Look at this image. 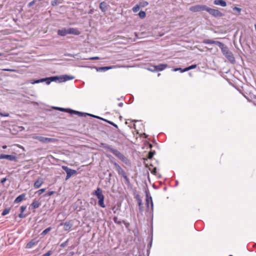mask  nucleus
Wrapping results in <instances>:
<instances>
[{
    "label": "nucleus",
    "mask_w": 256,
    "mask_h": 256,
    "mask_svg": "<svg viewBox=\"0 0 256 256\" xmlns=\"http://www.w3.org/2000/svg\"><path fill=\"white\" fill-rule=\"evenodd\" d=\"M101 146L105 150H107L111 152L126 164L130 165V160L116 149L112 148L110 146L104 143L101 144Z\"/></svg>",
    "instance_id": "obj_1"
},
{
    "label": "nucleus",
    "mask_w": 256,
    "mask_h": 256,
    "mask_svg": "<svg viewBox=\"0 0 256 256\" xmlns=\"http://www.w3.org/2000/svg\"><path fill=\"white\" fill-rule=\"evenodd\" d=\"M223 54L232 63L234 64L236 62L235 58L230 51L229 50L227 46L222 44V46L220 47Z\"/></svg>",
    "instance_id": "obj_2"
},
{
    "label": "nucleus",
    "mask_w": 256,
    "mask_h": 256,
    "mask_svg": "<svg viewBox=\"0 0 256 256\" xmlns=\"http://www.w3.org/2000/svg\"><path fill=\"white\" fill-rule=\"evenodd\" d=\"M94 194L96 196L98 199V205L102 208H104L106 206L104 204V196L102 194V190L100 188H97V189L94 192Z\"/></svg>",
    "instance_id": "obj_3"
},
{
    "label": "nucleus",
    "mask_w": 256,
    "mask_h": 256,
    "mask_svg": "<svg viewBox=\"0 0 256 256\" xmlns=\"http://www.w3.org/2000/svg\"><path fill=\"white\" fill-rule=\"evenodd\" d=\"M111 162L114 164V166L116 168V170L118 172V173L119 175H121L125 180L127 184H130V180L128 178V177L126 172H124V170L120 167V166L116 163V162L112 160Z\"/></svg>",
    "instance_id": "obj_4"
},
{
    "label": "nucleus",
    "mask_w": 256,
    "mask_h": 256,
    "mask_svg": "<svg viewBox=\"0 0 256 256\" xmlns=\"http://www.w3.org/2000/svg\"><path fill=\"white\" fill-rule=\"evenodd\" d=\"M32 138L34 140H38L43 144L53 143L58 141L56 138H46L42 136H33Z\"/></svg>",
    "instance_id": "obj_5"
},
{
    "label": "nucleus",
    "mask_w": 256,
    "mask_h": 256,
    "mask_svg": "<svg viewBox=\"0 0 256 256\" xmlns=\"http://www.w3.org/2000/svg\"><path fill=\"white\" fill-rule=\"evenodd\" d=\"M58 78L57 76H52L50 78H44L36 80H30V83L32 84H38L40 82H46L47 84H49L52 82L56 81Z\"/></svg>",
    "instance_id": "obj_6"
},
{
    "label": "nucleus",
    "mask_w": 256,
    "mask_h": 256,
    "mask_svg": "<svg viewBox=\"0 0 256 256\" xmlns=\"http://www.w3.org/2000/svg\"><path fill=\"white\" fill-rule=\"evenodd\" d=\"M208 6L204 4H197L190 8V10L194 12L201 11H206Z\"/></svg>",
    "instance_id": "obj_7"
},
{
    "label": "nucleus",
    "mask_w": 256,
    "mask_h": 256,
    "mask_svg": "<svg viewBox=\"0 0 256 256\" xmlns=\"http://www.w3.org/2000/svg\"><path fill=\"white\" fill-rule=\"evenodd\" d=\"M206 12L214 17H222L224 14L218 10L212 8L208 6Z\"/></svg>",
    "instance_id": "obj_8"
},
{
    "label": "nucleus",
    "mask_w": 256,
    "mask_h": 256,
    "mask_svg": "<svg viewBox=\"0 0 256 256\" xmlns=\"http://www.w3.org/2000/svg\"><path fill=\"white\" fill-rule=\"evenodd\" d=\"M62 168L66 172V180H68L72 175L76 174V171L72 170L66 166H62Z\"/></svg>",
    "instance_id": "obj_9"
},
{
    "label": "nucleus",
    "mask_w": 256,
    "mask_h": 256,
    "mask_svg": "<svg viewBox=\"0 0 256 256\" xmlns=\"http://www.w3.org/2000/svg\"><path fill=\"white\" fill-rule=\"evenodd\" d=\"M1 159H6L10 161H16L17 158L14 155L1 154H0V160Z\"/></svg>",
    "instance_id": "obj_10"
},
{
    "label": "nucleus",
    "mask_w": 256,
    "mask_h": 256,
    "mask_svg": "<svg viewBox=\"0 0 256 256\" xmlns=\"http://www.w3.org/2000/svg\"><path fill=\"white\" fill-rule=\"evenodd\" d=\"M203 42L204 44H216L218 45L220 48V47L222 46V42H218V41H215V40H210V39L204 40Z\"/></svg>",
    "instance_id": "obj_11"
},
{
    "label": "nucleus",
    "mask_w": 256,
    "mask_h": 256,
    "mask_svg": "<svg viewBox=\"0 0 256 256\" xmlns=\"http://www.w3.org/2000/svg\"><path fill=\"white\" fill-rule=\"evenodd\" d=\"M168 67V64H160L157 66H154V70H152V71H162L164 70L166 68Z\"/></svg>",
    "instance_id": "obj_12"
},
{
    "label": "nucleus",
    "mask_w": 256,
    "mask_h": 256,
    "mask_svg": "<svg viewBox=\"0 0 256 256\" xmlns=\"http://www.w3.org/2000/svg\"><path fill=\"white\" fill-rule=\"evenodd\" d=\"M68 34H72L74 35H79L80 34V31L76 28H68Z\"/></svg>",
    "instance_id": "obj_13"
},
{
    "label": "nucleus",
    "mask_w": 256,
    "mask_h": 256,
    "mask_svg": "<svg viewBox=\"0 0 256 256\" xmlns=\"http://www.w3.org/2000/svg\"><path fill=\"white\" fill-rule=\"evenodd\" d=\"M63 224L62 223H60V225ZM72 226V223L71 221H68L64 224V229L65 231L69 230Z\"/></svg>",
    "instance_id": "obj_14"
},
{
    "label": "nucleus",
    "mask_w": 256,
    "mask_h": 256,
    "mask_svg": "<svg viewBox=\"0 0 256 256\" xmlns=\"http://www.w3.org/2000/svg\"><path fill=\"white\" fill-rule=\"evenodd\" d=\"M26 194H22L18 196L14 200V204L22 202V200H26Z\"/></svg>",
    "instance_id": "obj_15"
},
{
    "label": "nucleus",
    "mask_w": 256,
    "mask_h": 256,
    "mask_svg": "<svg viewBox=\"0 0 256 256\" xmlns=\"http://www.w3.org/2000/svg\"><path fill=\"white\" fill-rule=\"evenodd\" d=\"M42 184L43 180L42 178H40L34 182V186L35 188H38L42 186Z\"/></svg>",
    "instance_id": "obj_16"
},
{
    "label": "nucleus",
    "mask_w": 256,
    "mask_h": 256,
    "mask_svg": "<svg viewBox=\"0 0 256 256\" xmlns=\"http://www.w3.org/2000/svg\"><path fill=\"white\" fill-rule=\"evenodd\" d=\"M68 30L66 28H64L62 30H58V34L60 36H64L68 34Z\"/></svg>",
    "instance_id": "obj_17"
},
{
    "label": "nucleus",
    "mask_w": 256,
    "mask_h": 256,
    "mask_svg": "<svg viewBox=\"0 0 256 256\" xmlns=\"http://www.w3.org/2000/svg\"><path fill=\"white\" fill-rule=\"evenodd\" d=\"M214 4L224 7L226 6V3L224 0H214Z\"/></svg>",
    "instance_id": "obj_18"
},
{
    "label": "nucleus",
    "mask_w": 256,
    "mask_h": 256,
    "mask_svg": "<svg viewBox=\"0 0 256 256\" xmlns=\"http://www.w3.org/2000/svg\"><path fill=\"white\" fill-rule=\"evenodd\" d=\"M37 243L38 242L36 241L35 240H32L26 244V248H30L36 245Z\"/></svg>",
    "instance_id": "obj_19"
},
{
    "label": "nucleus",
    "mask_w": 256,
    "mask_h": 256,
    "mask_svg": "<svg viewBox=\"0 0 256 256\" xmlns=\"http://www.w3.org/2000/svg\"><path fill=\"white\" fill-rule=\"evenodd\" d=\"M100 8L102 12H106L107 10V4L106 2H102L100 4Z\"/></svg>",
    "instance_id": "obj_20"
},
{
    "label": "nucleus",
    "mask_w": 256,
    "mask_h": 256,
    "mask_svg": "<svg viewBox=\"0 0 256 256\" xmlns=\"http://www.w3.org/2000/svg\"><path fill=\"white\" fill-rule=\"evenodd\" d=\"M40 205V203L38 200H37L36 199H34L33 200V202H32V204H31V206L33 208H38Z\"/></svg>",
    "instance_id": "obj_21"
},
{
    "label": "nucleus",
    "mask_w": 256,
    "mask_h": 256,
    "mask_svg": "<svg viewBox=\"0 0 256 256\" xmlns=\"http://www.w3.org/2000/svg\"><path fill=\"white\" fill-rule=\"evenodd\" d=\"M146 202L147 206L148 207L149 206V202H150V204H151V206H152V208H153V202H152V198L151 196L149 197L148 194H146Z\"/></svg>",
    "instance_id": "obj_22"
},
{
    "label": "nucleus",
    "mask_w": 256,
    "mask_h": 256,
    "mask_svg": "<svg viewBox=\"0 0 256 256\" xmlns=\"http://www.w3.org/2000/svg\"><path fill=\"white\" fill-rule=\"evenodd\" d=\"M74 78L68 75H64L60 77L62 82H66L70 80H72Z\"/></svg>",
    "instance_id": "obj_23"
},
{
    "label": "nucleus",
    "mask_w": 256,
    "mask_h": 256,
    "mask_svg": "<svg viewBox=\"0 0 256 256\" xmlns=\"http://www.w3.org/2000/svg\"><path fill=\"white\" fill-rule=\"evenodd\" d=\"M112 68V66H104V67H100V68H96L97 71H102V70H106Z\"/></svg>",
    "instance_id": "obj_24"
},
{
    "label": "nucleus",
    "mask_w": 256,
    "mask_h": 256,
    "mask_svg": "<svg viewBox=\"0 0 256 256\" xmlns=\"http://www.w3.org/2000/svg\"><path fill=\"white\" fill-rule=\"evenodd\" d=\"M69 110V112L71 114H76L77 115H78V116H82L84 114L80 112H78V111H76V110Z\"/></svg>",
    "instance_id": "obj_25"
},
{
    "label": "nucleus",
    "mask_w": 256,
    "mask_h": 256,
    "mask_svg": "<svg viewBox=\"0 0 256 256\" xmlns=\"http://www.w3.org/2000/svg\"><path fill=\"white\" fill-rule=\"evenodd\" d=\"M196 67V64H192V65L184 69V70H182V72H185L188 71L190 70L195 68Z\"/></svg>",
    "instance_id": "obj_26"
},
{
    "label": "nucleus",
    "mask_w": 256,
    "mask_h": 256,
    "mask_svg": "<svg viewBox=\"0 0 256 256\" xmlns=\"http://www.w3.org/2000/svg\"><path fill=\"white\" fill-rule=\"evenodd\" d=\"M140 4H136V6H134L132 8L133 12H138L140 10Z\"/></svg>",
    "instance_id": "obj_27"
},
{
    "label": "nucleus",
    "mask_w": 256,
    "mask_h": 256,
    "mask_svg": "<svg viewBox=\"0 0 256 256\" xmlns=\"http://www.w3.org/2000/svg\"><path fill=\"white\" fill-rule=\"evenodd\" d=\"M146 14L145 12H144V11L142 10V11L138 13V16L141 18H144L146 17Z\"/></svg>",
    "instance_id": "obj_28"
},
{
    "label": "nucleus",
    "mask_w": 256,
    "mask_h": 256,
    "mask_svg": "<svg viewBox=\"0 0 256 256\" xmlns=\"http://www.w3.org/2000/svg\"><path fill=\"white\" fill-rule=\"evenodd\" d=\"M52 228L50 227H48L45 229L41 234L42 235L44 236L47 234L50 230Z\"/></svg>",
    "instance_id": "obj_29"
},
{
    "label": "nucleus",
    "mask_w": 256,
    "mask_h": 256,
    "mask_svg": "<svg viewBox=\"0 0 256 256\" xmlns=\"http://www.w3.org/2000/svg\"><path fill=\"white\" fill-rule=\"evenodd\" d=\"M155 153L156 152L154 150L150 152L148 154V158L149 159H151L153 157Z\"/></svg>",
    "instance_id": "obj_30"
},
{
    "label": "nucleus",
    "mask_w": 256,
    "mask_h": 256,
    "mask_svg": "<svg viewBox=\"0 0 256 256\" xmlns=\"http://www.w3.org/2000/svg\"><path fill=\"white\" fill-rule=\"evenodd\" d=\"M10 208H5L2 212V216H4L6 215L7 214H8L10 212Z\"/></svg>",
    "instance_id": "obj_31"
},
{
    "label": "nucleus",
    "mask_w": 256,
    "mask_h": 256,
    "mask_svg": "<svg viewBox=\"0 0 256 256\" xmlns=\"http://www.w3.org/2000/svg\"><path fill=\"white\" fill-rule=\"evenodd\" d=\"M148 2L146 1H143L140 3V6L142 7H145L148 6Z\"/></svg>",
    "instance_id": "obj_32"
},
{
    "label": "nucleus",
    "mask_w": 256,
    "mask_h": 256,
    "mask_svg": "<svg viewBox=\"0 0 256 256\" xmlns=\"http://www.w3.org/2000/svg\"><path fill=\"white\" fill-rule=\"evenodd\" d=\"M113 220L114 222L116 224H120L121 223H122V222L120 220H118V218L116 217V216H114V218H113Z\"/></svg>",
    "instance_id": "obj_33"
},
{
    "label": "nucleus",
    "mask_w": 256,
    "mask_h": 256,
    "mask_svg": "<svg viewBox=\"0 0 256 256\" xmlns=\"http://www.w3.org/2000/svg\"><path fill=\"white\" fill-rule=\"evenodd\" d=\"M102 120H104V121L106 122H108V124H110L111 125L113 126H114L115 128H118V126H117L116 124H114L113 122H111V121H109V120H104V119H103V118H102Z\"/></svg>",
    "instance_id": "obj_34"
},
{
    "label": "nucleus",
    "mask_w": 256,
    "mask_h": 256,
    "mask_svg": "<svg viewBox=\"0 0 256 256\" xmlns=\"http://www.w3.org/2000/svg\"><path fill=\"white\" fill-rule=\"evenodd\" d=\"M84 60H100V58L98 56H94V57H90L88 58H83Z\"/></svg>",
    "instance_id": "obj_35"
},
{
    "label": "nucleus",
    "mask_w": 256,
    "mask_h": 256,
    "mask_svg": "<svg viewBox=\"0 0 256 256\" xmlns=\"http://www.w3.org/2000/svg\"><path fill=\"white\" fill-rule=\"evenodd\" d=\"M45 190H46L45 188H42V189H40L38 190L36 192V193H38V194H41L43 192H45Z\"/></svg>",
    "instance_id": "obj_36"
},
{
    "label": "nucleus",
    "mask_w": 256,
    "mask_h": 256,
    "mask_svg": "<svg viewBox=\"0 0 256 256\" xmlns=\"http://www.w3.org/2000/svg\"><path fill=\"white\" fill-rule=\"evenodd\" d=\"M54 193V191H50L48 192L46 194H44V196H48L52 195Z\"/></svg>",
    "instance_id": "obj_37"
},
{
    "label": "nucleus",
    "mask_w": 256,
    "mask_h": 256,
    "mask_svg": "<svg viewBox=\"0 0 256 256\" xmlns=\"http://www.w3.org/2000/svg\"><path fill=\"white\" fill-rule=\"evenodd\" d=\"M138 206H140V208H139L140 210H142L141 206L142 205V201L141 199L140 198H138Z\"/></svg>",
    "instance_id": "obj_38"
},
{
    "label": "nucleus",
    "mask_w": 256,
    "mask_h": 256,
    "mask_svg": "<svg viewBox=\"0 0 256 256\" xmlns=\"http://www.w3.org/2000/svg\"><path fill=\"white\" fill-rule=\"evenodd\" d=\"M54 109L58 110L62 112H68L66 109L62 108H58V107H55L54 108Z\"/></svg>",
    "instance_id": "obj_39"
},
{
    "label": "nucleus",
    "mask_w": 256,
    "mask_h": 256,
    "mask_svg": "<svg viewBox=\"0 0 256 256\" xmlns=\"http://www.w3.org/2000/svg\"><path fill=\"white\" fill-rule=\"evenodd\" d=\"M52 254V251L50 250L46 253L44 254L42 256H50Z\"/></svg>",
    "instance_id": "obj_40"
},
{
    "label": "nucleus",
    "mask_w": 256,
    "mask_h": 256,
    "mask_svg": "<svg viewBox=\"0 0 256 256\" xmlns=\"http://www.w3.org/2000/svg\"><path fill=\"white\" fill-rule=\"evenodd\" d=\"M26 206H21L20 208V212H23L26 210Z\"/></svg>",
    "instance_id": "obj_41"
},
{
    "label": "nucleus",
    "mask_w": 256,
    "mask_h": 256,
    "mask_svg": "<svg viewBox=\"0 0 256 256\" xmlns=\"http://www.w3.org/2000/svg\"><path fill=\"white\" fill-rule=\"evenodd\" d=\"M151 172L154 174H156V168H154L152 170Z\"/></svg>",
    "instance_id": "obj_42"
},
{
    "label": "nucleus",
    "mask_w": 256,
    "mask_h": 256,
    "mask_svg": "<svg viewBox=\"0 0 256 256\" xmlns=\"http://www.w3.org/2000/svg\"><path fill=\"white\" fill-rule=\"evenodd\" d=\"M57 4V0H54L52 2V5L54 6Z\"/></svg>",
    "instance_id": "obj_43"
},
{
    "label": "nucleus",
    "mask_w": 256,
    "mask_h": 256,
    "mask_svg": "<svg viewBox=\"0 0 256 256\" xmlns=\"http://www.w3.org/2000/svg\"><path fill=\"white\" fill-rule=\"evenodd\" d=\"M182 70H183L181 68H174V69H173V71H174V72L180 70L181 72H182Z\"/></svg>",
    "instance_id": "obj_44"
},
{
    "label": "nucleus",
    "mask_w": 256,
    "mask_h": 256,
    "mask_svg": "<svg viewBox=\"0 0 256 256\" xmlns=\"http://www.w3.org/2000/svg\"><path fill=\"white\" fill-rule=\"evenodd\" d=\"M233 10H237V11H238V12H240V11H241V8H238V7H236V6L234 7V8H233Z\"/></svg>",
    "instance_id": "obj_45"
},
{
    "label": "nucleus",
    "mask_w": 256,
    "mask_h": 256,
    "mask_svg": "<svg viewBox=\"0 0 256 256\" xmlns=\"http://www.w3.org/2000/svg\"><path fill=\"white\" fill-rule=\"evenodd\" d=\"M3 70L4 71H7V72H15L16 71V70H14L8 69V68L4 69Z\"/></svg>",
    "instance_id": "obj_46"
},
{
    "label": "nucleus",
    "mask_w": 256,
    "mask_h": 256,
    "mask_svg": "<svg viewBox=\"0 0 256 256\" xmlns=\"http://www.w3.org/2000/svg\"><path fill=\"white\" fill-rule=\"evenodd\" d=\"M2 115H1V116L8 117L9 116V114L8 113H4V114L2 113Z\"/></svg>",
    "instance_id": "obj_47"
},
{
    "label": "nucleus",
    "mask_w": 256,
    "mask_h": 256,
    "mask_svg": "<svg viewBox=\"0 0 256 256\" xmlns=\"http://www.w3.org/2000/svg\"><path fill=\"white\" fill-rule=\"evenodd\" d=\"M25 216H25L24 214H22V212H20V214H19V215H18V216H19L20 218H23L25 217Z\"/></svg>",
    "instance_id": "obj_48"
},
{
    "label": "nucleus",
    "mask_w": 256,
    "mask_h": 256,
    "mask_svg": "<svg viewBox=\"0 0 256 256\" xmlns=\"http://www.w3.org/2000/svg\"><path fill=\"white\" fill-rule=\"evenodd\" d=\"M34 2H35L34 0H33V1H32V2H30L28 4V6H32V5L34 4Z\"/></svg>",
    "instance_id": "obj_49"
},
{
    "label": "nucleus",
    "mask_w": 256,
    "mask_h": 256,
    "mask_svg": "<svg viewBox=\"0 0 256 256\" xmlns=\"http://www.w3.org/2000/svg\"><path fill=\"white\" fill-rule=\"evenodd\" d=\"M6 180V178H4L1 180L0 182L2 184H4Z\"/></svg>",
    "instance_id": "obj_50"
},
{
    "label": "nucleus",
    "mask_w": 256,
    "mask_h": 256,
    "mask_svg": "<svg viewBox=\"0 0 256 256\" xmlns=\"http://www.w3.org/2000/svg\"><path fill=\"white\" fill-rule=\"evenodd\" d=\"M66 246V242H63L60 244L62 248H64Z\"/></svg>",
    "instance_id": "obj_51"
},
{
    "label": "nucleus",
    "mask_w": 256,
    "mask_h": 256,
    "mask_svg": "<svg viewBox=\"0 0 256 256\" xmlns=\"http://www.w3.org/2000/svg\"><path fill=\"white\" fill-rule=\"evenodd\" d=\"M122 106H123V103L122 102H120V103L118 104V106H119L122 107Z\"/></svg>",
    "instance_id": "obj_52"
},
{
    "label": "nucleus",
    "mask_w": 256,
    "mask_h": 256,
    "mask_svg": "<svg viewBox=\"0 0 256 256\" xmlns=\"http://www.w3.org/2000/svg\"><path fill=\"white\" fill-rule=\"evenodd\" d=\"M2 148L5 149V148H7V146H2Z\"/></svg>",
    "instance_id": "obj_53"
},
{
    "label": "nucleus",
    "mask_w": 256,
    "mask_h": 256,
    "mask_svg": "<svg viewBox=\"0 0 256 256\" xmlns=\"http://www.w3.org/2000/svg\"><path fill=\"white\" fill-rule=\"evenodd\" d=\"M91 116H92L95 117V118H98L102 119V118H99L98 116H92V114H91Z\"/></svg>",
    "instance_id": "obj_54"
},
{
    "label": "nucleus",
    "mask_w": 256,
    "mask_h": 256,
    "mask_svg": "<svg viewBox=\"0 0 256 256\" xmlns=\"http://www.w3.org/2000/svg\"><path fill=\"white\" fill-rule=\"evenodd\" d=\"M150 147L151 148L152 147V145L151 144H150Z\"/></svg>",
    "instance_id": "obj_55"
},
{
    "label": "nucleus",
    "mask_w": 256,
    "mask_h": 256,
    "mask_svg": "<svg viewBox=\"0 0 256 256\" xmlns=\"http://www.w3.org/2000/svg\"><path fill=\"white\" fill-rule=\"evenodd\" d=\"M2 56V54L0 53V56Z\"/></svg>",
    "instance_id": "obj_56"
},
{
    "label": "nucleus",
    "mask_w": 256,
    "mask_h": 256,
    "mask_svg": "<svg viewBox=\"0 0 256 256\" xmlns=\"http://www.w3.org/2000/svg\"><path fill=\"white\" fill-rule=\"evenodd\" d=\"M1 115H2V113H1V112H0V116H1Z\"/></svg>",
    "instance_id": "obj_57"
}]
</instances>
